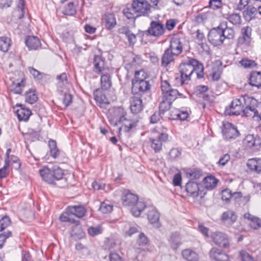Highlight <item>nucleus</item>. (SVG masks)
I'll return each mask as SVG.
<instances>
[{
  "label": "nucleus",
  "instance_id": "1",
  "mask_svg": "<svg viewBox=\"0 0 261 261\" xmlns=\"http://www.w3.org/2000/svg\"><path fill=\"white\" fill-rule=\"evenodd\" d=\"M179 71L180 73L179 84L184 85L186 81L191 80V76L195 72L198 79L203 78L204 76L203 65L196 59H190L187 63H181L179 66Z\"/></svg>",
  "mask_w": 261,
  "mask_h": 261
},
{
  "label": "nucleus",
  "instance_id": "2",
  "mask_svg": "<svg viewBox=\"0 0 261 261\" xmlns=\"http://www.w3.org/2000/svg\"><path fill=\"white\" fill-rule=\"evenodd\" d=\"M150 13L151 5L147 0H133L130 7L123 10V14L128 19L147 16Z\"/></svg>",
  "mask_w": 261,
  "mask_h": 261
},
{
  "label": "nucleus",
  "instance_id": "3",
  "mask_svg": "<svg viewBox=\"0 0 261 261\" xmlns=\"http://www.w3.org/2000/svg\"><path fill=\"white\" fill-rule=\"evenodd\" d=\"M121 201L123 205L132 207L131 212L135 217H139L146 207L145 202L139 200L138 196L129 190H124L122 193Z\"/></svg>",
  "mask_w": 261,
  "mask_h": 261
},
{
  "label": "nucleus",
  "instance_id": "4",
  "mask_svg": "<svg viewBox=\"0 0 261 261\" xmlns=\"http://www.w3.org/2000/svg\"><path fill=\"white\" fill-rule=\"evenodd\" d=\"M39 174L42 179L49 184H55V181L62 179L64 175L63 170L58 167L51 169L43 167L39 170Z\"/></svg>",
  "mask_w": 261,
  "mask_h": 261
},
{
  "label": "nucleus",
  "instance_id": "5",
  "mask_svg": "<svg viewBox=\"0 0 261 261\" xmlns=\"http://www.w3.org/2000/svg\"><path fill=\"white\" fill-rule=\"evenodd\" d=\"M165 32L164 25L159 21H151L148 29L145 31H139L137 35L144 36L145 34L147 36H151L155 37H160Z\"/></svg>",
  "mask_w": 261,
  "mask_h": 261
},
{
  "label": "nucleus",
  "instance_id": "6",
  "mask_svg": "<svg viewBox=\"0 0 261 261\" xmlns=\"http://www.w3.org/2000/svg\"><path fill=\"white\" fill-rule=\"evenodd\" d=\"M208 40L214 46H219L223 43L224 38L221 25L210 30L208 35Z\"/></svg>",
  "mask_w": 261,
  "mask_h": 261
},
{
  "label": "nucleus",
  "instance_id": "7",
  "mask_svg": "<svg viewBox=\"0 0 261 261\" xmlns=\"http://www.w3.org/2000/svg\"><path fill=\"white\" fill-rule=\"evenodd\" d=\"M252 28L249 26L243 27L241 29V35L237 39L238 46H249L252 42Z\"/></svg>",
  "mask_w": 261,
  "mask_h": 261
},
{
  "label": "nucleus",
  "instance_id": "8",
  "mask_svg": "<svg viewBox=\"0 0 261 261\" xmlns=\"http://www.w3.org/2000/svg\"><path fill=\"white\" fill-rule=\"evenodd\" d=\"M244 108L243 100H242V96L239 98L233 99L229 107L226 108L225 114L226 115H240L242 114Z\"/></svg>",
  "mask_w": 261,
  "mask_h": 261
},
{
  "label": "nucleus",
  "instance_id": "9",
  "mask_svg": "<svg viewBox=\"0 0 261 261\" xmlns=\"http://www.w3.org/2000/svg\"><path fill=\"white\" fill-rule=\"evenodd\" d=\"M243 143L246 148L256 151L259 149L261 145V138L258 136L248 135L244 139Z\"/></svg>",
  "mask_w": 261,
  "mask_h": 261
},
{
  "label": "nucleus",
  "instance_id": "10",
  "mask_svg": "<svg viewBox=\"0 0 261 261\" xmlns=\"http://www.w3.org/2000/svg\"><path fill=\"white\" fill-rule=\"evenodd\" d=\"M132 92L135 94H142L150 89L149 82L147 81H132Z\"/></svg>",
  "mask_w": 261,
  "mask_h": 261
},
{
  "label": "nucleus",
  "instance_id": "11",
  "mask_svg": "<svg viewBox=\"0 0 261 261\" xmlns=\"http://www.w3.org/2000/svg\"><path fill=\"white\" fill-rule=\"evenodd\" d=\"M214 243L219 247L224 248L229 246V240L226 234L222 232H215L211 235Z\"/></svg>",
  "mask_w": 261,
  "mask_h": 261
},
{
  "label": "nucleus",
  "instance_id": "12",
  "mask_svg": "<svg viewBox=\"0 0 261 261\" xmlns=\"http://www.w3.org/2000/svg\"><path fill=\"white\" fill-rule=\"evenodd\" d=\"M186 191L189 196L196 198L200 196L202 197L205 193L200 190L199 185L195 181H189L186 185Z\"/></svg>",
  "mask_w": 261,
  "mask_h": 261
},
{
  "label": "nucleus",
  "instance_id": "13",
  "mask_svg": "<svg viewBox=\"0 0 261 261\" xmlns=\"http://www.w3.org/2000/svg\"><path fill=\"white\" fill-rule=\"evenodd\" d=\"M222 134L224 139L226 140L234 139L239 135V131L237 128L234 125L230 123L224 124Z\"/></svg>",
  "mask_w": 261,
  "mask_h": 261
},
{
  "label": "nucleus",
  "instance_id": "14",
  "mask_svg": "<svg viewBox=\"0 0 261 261\" xmlns=\"http://www.w3.org/2000/svg\"><path fill=\"white\" fill-rule=\"evenodd\" d=\"M168 135L164 132L160 133L157 138H150L151 147L155 153L159 152L162 149V143L168 140Z\"/></svg>",
  "mask_w": 261,
  "mask_h": 261
},
{
  "label": "nucleus",
  "instance_id": "15",
  "mask_svg": "<svg viewBox=\"0 0 261 261\" xmlns=\"http://www.w3.org/2000/svg\"><path fill=\"white\" fill-rule=\"evenodd\" d=\"M210 256L215 261H231L228 255L217 248H213L210 250Z\"/></svg>",
  "mask_w": 261,
  "mask_h": 261
},
{
  "label": "nucleus",
  "instance_id": "16",
  "mask_svg": "<svg viewBox=\"0 0 261 261\" xmlns=\"http://www.w3.org/2000/svg\"><path fill=\"white\" fill-rule=\"evenodd\" d=\"M67 211L68 213L79 218L83 217L87 212L85 207L81 205L68 206L67 207Z\"/></svg>",
  "mask_w": 261,
  "mask_h": 261
},
{
  "label": "nucleus",
  "instance_id": "17",
  "mask_svg": "<svg viewBox=\"0 0 261 261\" xmlns=\"http://www.w3.org/2000/svg\"><path fill=\"white\" fill-rule=\"evenodd\" d=\"M237 218L238 216L235 212L228 210L222 214L221 221L226 225H231L236 222Z\"/></svg>",
  "mask_w": 261,
  "mask_h": 261
},
{
  "label": "nucleus",
  "instance_id": "18",
  "mask_svg": "<svg viewBox=\"0 0 261 261\" xmlns=\"http://www.w3.org/2000/svg\"><path fill=\"white\" fill-rule=\"evenodd\" d=\"M170 49L174 53V55L178 56L182 51V44L179 37L177 36L173 37L170 41Z\"/></svg>",
  "mask_w": 261,
  "mask_h": 261
},
{
  "label": "nucleus",
  "instance_id": "19",
  "mask_svg": "<svg viewBox=\"0 0 261 261\" xmlns=\"http://www.w3.org/2000/svg\"><path fill=\"white\" fill-rule=\"evenodd\" d=\"M93 71L98 74H102L105 72V60L100 56L95 55L93 62Z\"/></svg>",
  "mask_w": 261,
  "mask_h": 261
},
{
  "label": "nucleus",
  "instance_id": "20",
  "mask_svg": "<svg viewBox=\"0 0 261 261\" xmlns=\"http://www.w3.org/2000/svg\"><path fill=\"white\" fill-rule=\"evenodd\" d=\"M57 87L58 91L59 92L63 93L64 90L66 89L67 85L68 84L67 74L65 72H63L59 75H58L56 77Z\"/></svg>",
  "mask_w": 261,
  "mask_h": 261
},
{
  "label": "nucleus",
  "instance_id": "21",
  "mask_svg": "<svg viewBox=\"0 0 261 261\" xmlns=\"http://www.w3.org/2000/svg\"><path fill=\"white\" fill-rule=\"evenodd\" d=\"M118 32L120 34H124L127 38L129 45L133 46L137 42V36L134 34L127 27L120 28Z\"/></svg>",
  "mask_w": 261,
  "mask_h": 261
},
{
  "label": "nucleus",
  "instance_id": "22",
  "mask_svg": "<svg viewBox=\"0 0 261 261\" xmlns=\"http://www.w3.org/2000/svg\"><path fill=\"white\" fill-rule=\"evenodd\" d=\"M102 21L106 28L109 30L113 29L117 24L115 16L113 13H106Z\"/></svg>",
  "mask_w": 261,
  "mask_h": 261
},
{
  "label": "nucleus",
  "instance_id": "23",
  "mask_svg": "<svg viewBox=\"0 0 261 261\" xmlns=\"http://www.w3.org/2000/svg\"><path fill=\"white\" fill-rule=\"evenodd\" d=\"M248 168L257 174L261 173V159L253 158L249 159L247 163Z\"/></svg>",
  "mask_w": 261,
  "mask_h": 261
},
{
  "label": "nucleus",
  "instance_id": "24",
  "mask_svg": "<svg viewBox=\"0 0 261 261\" xmlns=\"http://www.w3.org/2000/svg\"><path fill=\"white\" fill-rule=\"evenodd\" d=\"M25 43L29 50H36L41 47L40 40L37 37L28 36L25 38Z\"/></svg>",
  "mask_w": 261,
  "mask_h": 261
},
{
  "label": "nucleus",
  "instance_id": "25",
  "mask_svg": "<svg viewBox=\"0 0 261 261\" xmlns=\"http://www.w3.org/2000/svg\"><path fill=\"white\" fill-rule=\"evenodd\" d=\"M147 215L148 220L151 224L156 225V227L159 226L158 222L160 219V214L154 207H149Z\"/></svg>",
  "mask_w": 261,
  "mask_h": 261
},
{
  "label": "nucleus",
  "instance_id": "26",
  "mask_svg": "<svg viewBox=\"0 0 261 261\" xmlns=\"http://www.w3.org/2000/svg\"><path fill=\"white\" fill-rule=\"evenodd\" d=\"M130 109L134 114L140 112L143 109L142 99L137 97H133L130 101Z\"/></svg>",
  "mask_w": 261,
  "mask_h": 261
},
{
  "label": "nucleus",
  "instance_id": "27",
  "mask_svg": "<svg viewBox=\"0 0 261 261\" xmlns=\"http://www.w3.org/2000/svg\"><path fill=\"white\" fill-rule=\"evenodd\" d=\"M101 74L100 86L103 90H108L112 86L111 77L109 73L106 72Z\"/></svg>",
  "mask_w": 261,
  "mask_h": 261
},
{
  "label": "nucleus",
  "instance_id": "28",
  "mask_svg": "<svg viewBox=\"0 0 261 261\" xmlns=\"http://www.w3.org/2000/svg\"><path fill=\"white\" fill-rule=\"evenodd\" d=\"M182 257L187 261H198V254L194 251L190 249H184L181 252Z\"/></svg>",
  "mask_w": 261,
  "mask_h": 261
},
{
  "label": "nucleus",
  "instance_id": "29",
  "mask_svg": "<svg viewBox=\"0 0 261 261\" xmlns=\"http://www.w3.org/2000/svg\"><path fill=\"white\" fill-rule=\"evenodd\" d=\"M173 53L168 48L165 50L162 58V64L163 66H166L174 61V57L177 56L176 55H174Z\"/></svg>",
  "mask_w": 261,
  "mask_h": 261
},
{
  "label": "nucleus",
  "instance_id": "30",
  "mask_svg": "<svg viewBox=\"0 0 261 261\" xmlns=\"http://www.w3.org/2000/svg\"><path fill=\"white\" fill-rule=\"evenodd\" d=\"M249 83L252 86L257 88L261 87V72L259 71L252 72L250 75Z\"/></svg>",
  "mask_w": 261,
  "mask_h": 261
},
{
  "label": "nucleus",
  "instance_id": "31",
  "mask_svg": "<svg viewBox=\"0 0 261 261\" xmlns=\"http://www.w3.org/2000/svg\"><path fill=\"white\" fill-rule=\"evenodd\" d=\"M16 113L18 119L20 121L23 120L24 121L28 120L32 114L31 111L29 109L22 107V105L20 106V108L16 111Z\"/></svg>",
  "mask_w": 261,
  "mask_h": 261
},
{
  "label": "nucleus",
  "instance_id": "32",
  "mask_svg": "<svg viewBox=\"0 0 261 261\" xmlns=\"http://www.w3.org/2000/svg\"><path fill=\"white\" fill-rule=\"evenodd\" d=\"M218 180L212 175L205 177L203 180V186L205 189L211 190L217 185Z\"/></svg>",
  "mask_w": 261,
  "mask_h": 261
},
{
  "label": "nucleus",
  "instance_id": "33",
  "mask_svg": "<svg viewBox=\"0 0 261 261\" xmlns=\"http://www.w3.org/2000/svg\"><path fill=\"white\" fill-rule=\"evenodd\" d=\"M178 96L181 98L186 97V96H183L182 94L179 93L176 89H171L166 93L164 94L163 97L172 103V102L177 98Z\"/></svg>",
  "mask_w": 261,
  "mask_h": 261
},
{
  "label": "nucleus",
  "instance_id": "34",
  "mask_svg": "<svg viewBox=\"0 0 261 261\" xmlns=\"http://www.w3.org/2000/svg\"><path fill=\"white\" fill-rule=\"evenodd\" d=\"M77 5V2H71L68 3L67 5L64 7L62 11L63 13L66 15H74L76 13V7Z\"/></svg>",
  "mask_w": 261,
  "mask_h": 261
},
{
  "label": "nucleus",
  "instance_id": "35",
  "mask_svg": "<svg viewBox=\"0 0 261 261\" xmlns=\"http://www.w3.org/2000/svg\"><path fill=\"white\" fill-rule=\"evenodd\" d=\"M223 15L225 18L233 25H240L242 23L241 16L239 13L223 14Z\"/></svg>",
  "mask_w": 261,
  "mask_h": 261
},
{
  "label": "nucleus",
  "instance_id": "36",
  "mask_svg": "<svg viewBox=\"0 0 261 261\" xmlns=\"http://www.w3.org/2000/svg\"><path fill=\"white\" fill-rule=\"evenodd\" d=\"M183 171L186 176L191 179H197L201 175L200 171L196 168H184Z\"/></svg>",
  "mask_w": 261,
  "mask_h": 261
},
{
  "label": "nucleus",
  "instance_id": "37",
  "mask_svg": "<svg viewBox=\"0 0 261 261\" xmlns=\"http://www.w3.org/2000/svg\"><path fill=\"white\" fill-rule=\"evenodd\" d=\"M257 14V9L254 7L249 6L243 12V16L244 19L248 21H250L254 19Z\"/></svg>",
  "mask_w": 261,
  "mask_h": 261
},
{
  "label": "nucleus",
  "instance_id": "38",
  "mask_svg": "<svg viewBox=\"0 0 261 261\" xmlns=\"http://www.w3.org/2000/svg\"><path fill=\"white\" fill-rule=\"evenodd\" d=\"M208 5L211 9L214 10H221V12L223 9L228 8V6L221 0H210Z\"/></svg>",
  "mask_w": 261,
  "mask_h": 261
},
{
  "label": "nucleus",
  "instance_id": "39",
  "mask_svg": "<svg viewBox=\"0 0 261 261\" xmlns=\"http://www.w3.org/2000/svg\"><path fill=\"white\" fill-rule=\"evenodd\" d=\"M105 248L109 250H115L119 248L118 240L113 238H108L105 241Z\"/></svg>",
  "mask_w": 261,
  "mask_h": 261
},
{
  "label": "nucleus",
  "instance_id": "40",
  "mask_svg": "<svg viewBox=\"0 0 261 261\" xmlns=\"http://www.w3.org/2000/svg\"><path fill=\"white\" fill-rule=\"evenodd\" d=\"M242 100H243L244 107H246L256 109L258 101L256 99L252 97L242 96Z\"/></svg>",
  "mask_w": 261,
  "mask_h": 261
},
{
  "label": "nucleus",
  "instance_id": "41",
  "mask_svg": "<svg viewBox=\"0 0 261 261\" xmlns=\"http://www.w3.org/2000/svg\"><path fill=\"white\" fill-rule=\"evenodd\" d=\"M11 41L10 38L6 36L0 37V50L7 52L11 46Z\"/></svg>",
  "mask_w": 261,
  "mask_h": 261
},
{
  "label": "nucleus",
  "instance_id": "42",
  "mask_svg": "<svg viewBox=\"0 0 261 261\" xmlns=\"http://www.w3.org/2000/svg\"><path fill=\"white\" fill-rule=\"evenodd\" d=\"M169 241L171 248L176 250L180 244L179 234L177 232L172 233Z\"/></svg>",
  "mask_w": 261,
  "mask_h": 261
},
{
  "label": "nucleus",
  "instance_id": "43",
  "mask_svg": "<svg viewBox=\"0 0 261 261\" xmlns=\"http://www.w3.org/2000/svg\"><path fill=\"white\" fill-rule=\"evenodd\" d=\"M37 100L38 96L36 90L30 89L26 92L25 94V102L30 104H33L36 102Z\"/></svg>",
  "mask_w": 261,
  "mask_h": 261
},
{
  "label": "nucleus",
  "instance_id": "44",
  "mask_svg": "<svg viewBox=\"0 0 261 261\" xmlns=\"http://www.w3.org/2000/svg\"><path fill=\"white\" fill-rule=\"evenodd\" d=\"M25 86V80L22 79L20 82L13 83L11 90L15 94H20L22 92Z\"/></svg>",
  "mask_w": 261,
  "mask_h": 261
},
{
  "label": "nucleus",
  "instance_id": "45",
  "mask_svg": "<svg viewBox=\"0 0 261 261\" xmlns=\"http://www.w3.org/2000/svg\"><path fill=\"white\" fill-rule=\"evenodd\" d=\"M48 146L50 149V155L53 158L56 159L60 154V150L57 146V143L55 140H50L48 142Z\"/></svg>",
  "mask_w": 261,
  "mask_h": 261
},
{
  "label": "nucleus",
  "instance_id": "46",
  "mask_svg": "<svg viewBox=\"0 0 261 261\" xmlns=\"http://www.w3.org/2000/svg\"><path fill=\"white\" fill-rule=\"evenodd\" d=\"M242 116L247 117H254L257 116L258 115V111L256 109L253 108H248L245 107V108L243 109L242 112Z\"/></svg>",
  "mask_w": 261,
  "mask_h": 261
},
{
  "label": "nucleus",
  "instance_id": "47",
  "mask_svg": "<svg viewBox=\"0 0 261 261\" xmlns=\"http://www.w3.org/2000/svg\"><path fill=\"white\" fill-rule=\"evenodd\" d=\"M222 32L223 34V37L224 40L227 39H232L234 38L235 36L234 30L231 27L226 26L225 28H222Z\"/></svg>",
  "mask_w": 261,
  "mask_h": 261
},
{
  "label": "nucleus",
  "instance_id": "48",
  "mask_svg": "<svg viewBox=\"0 0 261 261\" xmlns=\"http://www.w3.org/2000/svg\"><path fill=\"white\" fill-rule=\"evenodd\" d=\"M71 215V214L68 213L67 211V208H66L65 212L62 214L60 217V220L62 222H70L72 224L78 225L79 224V221L75 220L74 219L69 217V216Z\"/></svg>",
  "mask_w": 261,
  "mask_h": 261
},
{
  "label": "nucleus",
  "instance_id": "49",
  "mask_svg": "<svg viewBox=\"0 0 261 261\" xmlns=\"http://www.w3.org/2000/svg\"><path fill=\"white\" fill-rule=\"evenodd\" d=\"M113 207L110 201H105L101 203L99 210L103 214H107L112 211Z\"/></svg>",
  "mask_w": 261,
  "mask_h": 261
},
{
  "label": "nucleus",
  "instance_id": "50",
  "mask_svg": "<svg viewBox=\"0 0 261 261\" xmlns=\"http://www.w3.org/2000/svg\"><path fill=\"white\" fill-rule=\"evenodd\" d=\"M172 102L162 97V100L159 106L160 112L163 114L166 111L169 110Z\"/></svg>",
  "mask_w": 261,
  "mask_h": 261
},
{
  "label": "nucleus",
  "instance_id": "51",
  "mask_svg": "<svg viewBox=\"0 0 261 261\" xmlns=\"http://www.w3.org/2000/svg\"><path fill=\"white\" fill-rule=\"evenodd\" d=\"M95 100L99 103L109 104V102L106 99L105 96L96 90L94 93Z\"/></svg>",
  "mask_w": 261,
  "mask_h": 261
},
{
  "label": "nucleus",
  "instance_id": "52",
  "mask_svg": "<svg viewBox=\"0 0 261 261\" xmlns=\"http://www.w3.org/2000/svg\"><path fill=\"white\" fill-rule=\"evenodd\" d=\"M103 231V229L101 226L98 225L95 227H90L88 229L89 235L95 236L101 234Z\"/></svg>",
  "mask_w": 261,
  "mask_h": 261
},
{
  "label": "nucleus",
  "instance_id": "53",
  "mask_svg": "<svg viewBox=\"0 0 261 261\" xmlns=\"http://www.w3.org/2000/svg\"><path fill=\"white\" fill-rule=\"evenodd\" d=\"M147 77V74L143 70L136 71L135 73V78L132 81H146L145 79Z\"/></svg>",
  "mask_w": 261,
  "mask_h": 261
},
{
  "label": "nucleus",
  "instance_id": "54",
  "mask_svg": "<svg viewBox=\"0 0 261 261\" xmlns=\"http://www.w3.org/2000/svg\"><path fill=\"white\" fill-rule=\"evenodd\" d=\"M239 256L242 261H255L252 256L244 250L239 252Z\"/></svg>",
  "mask_w": 261,
  "mask_h": 261
},
{
  "label": "nucleus",
  "instance_id": "55",
  "mask_svg": "<svg viewBox=\"0 0 261 261\" xmlns=\"http://www.w3.org/2000/svg\"><path fill=\"white\" fill-rule=\"evenodd\" d=\"M11 223L10 219L7 216H4L0 220V231L4 230Z\"/></svg>",
  "mask_w": 261,
  "mask_h": 261
},
{
  "label": "nucleus",
  "instance_id": "56",
  "mask_svg": "<svg viewBox=\"0 0 261 261\" xmlns=\"http://www.w3.org/2000/svg\"><path fill=\"white\" fill-rule=\"evenodd\" d=\"M181 154V150L178 148H174L171 149L169 155L172 160L178 158Z\"/></svg>",
  "mask_w": 261,
  "mask_h": 261
},
{
  "label": "nucleus",
  "instance_id": "57",
  "mask_svg": "<svg viewBox=\"0 0 261 261\" xmlns=\"http://www.w3.org/2000/svg\"><path fill=\"white\" fill-rule=\"evenodd\" d=\"M253 0H239L237 5V10L242 11L244 10Z\"/></svg>",
  "mask_w": 261,
  "mask_h": 261
},
{
  "label": "nucleus",
  "instance_id": "58",
  "mask_svg": "<svg viewBox=\"0 0 261 261\" xmlns=\"http://www.w3.org/2000/svg\"><path fill=\"white\" fill-rule=\"evenodd\" d=\"M230 159V155L228 153H226L220 158L217 162V164L219 166H224L228 163Z\"/></svg>",
  "mask_w": 261,
  "mask_h": 261
},
{
  "label": "nucleus",
  "instance_id": "59",
  "mask_svg": "<svg viewBox=\"0 0 261 261\" xmlns=\"http://www.w3.org/2000/svg\"><path fill=\"white\" fill-rule=\"evenodd\" d=\"M161 88L162 91L163 96L164 95V94L166 93L167 92H168L172 89L169 83L167 81L161 82Z\"/></svg>",
  "mask_w": 261,
  "mask_h": 261
},
{
  "label": "nucleus",
  "instance_id": "60",
  "mask_svg": "<svg viewBox=\"0 0 261 261\" xmlns=\"http://www.w3.org/2000/svg\"><path fill=\"white\" fill-rule=\"evenodd\" d=\"M72 102V96L70 94L65 93L63 99V104L65 108L69 106Z\"/></svg>",
  "mask_w": 261,
  "mask_h": 261
},
{
  "label": "nucleus",
  "instance_id": "61",
  "mask_svg": "<svg viewBox=\"0 0 261 261\" xmlns=\"http://www.w3.org/2000/svg\"><path fill=\"white\" fill-rule=\"evenodd\" d=\"M177 20L174 19H168L166 22V28L168 31L172 30L175 27Z\"/></svg>",
  "mask_w": 261,
  "mask_h": 261
},
{
  "label": "nucleus",
  "instance_id": "62",
  "mask_svg": "<svg viewBox=\"0 0 261 261\" xmlns=\"http://www.w3.org/2000/svg\"><path fill=\"white\" fill-rule=\"evenodd\" d=\"M210 13H201L199 14L196 18V20L199 22H203L208 19L210 16Z\"/></svg>",
  "mask_w": 261,
  "mask_h": 261
},
{
  "label": "nucleus",
  "instance_id": "63",
  "mask_svg": "<svg viewBox=\"0 0 261 261\" xmlns=\"http://www.w3.org/2000/svg\"><path fill=\"white\" fill-rule=\"evenodd\" d=\"M252 219V220L250 221L249 225L253 229H257L261 225V220L257 217Z\"/></svg>",
  "mask_w": 261,
  "mask_h": 261
},
{
  "label": "nucleus",
  "instance_id": "64",
  "mask_svg": "<svg viewBox=\"0 0 261 261\" xmlns=\"http://www.w3.org/2000/svg\"><path fill=\"white\" fill-rule=\"evenodd\" d=\"M110 261H122L123 258L117 253L111 252L109 254Z\"/></svg>",
  "mask_w": 261,
  "mask_h": 261
}]
</instances>
